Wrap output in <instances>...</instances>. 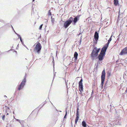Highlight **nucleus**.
Returning a JSON list of instances; mask_svg holds the SVG:
<instances>
[{"label": "nucleus", "mask_w": 127, "mask_h": 127, "mask_svg": "<svg viewBox=\"0 0 127 127\" xmlns=\"http://www.w3.org/2000/svg\"><path fill=\"white\" fill-rule=\"evenodd\" d=\"M4 97H7V96L6 95H4Z\"/></svg>", "instance_id": "obj_41"}, {"label": "nucleus", "mask_w": 127, "mask_h": 127, "mask_svg": "<svg viewBox=\"0 0 127 127\" xmlns=\"http://www.w3.org/2000/svg\"><path fill=\"white\" fill-rule=\"evenodd\" d=\"M111 41V40H108V41L107 43L105 45L107 47H108V45H109V43H110V42Z\"/></svg>", "instance_id": "obj_20"}, {"label": "nucleus", "mask_w": 127, "mask_h": 127, "mask_svg": "<svg viewBox=\"0 0 127 127\" xmlns=\"http://www.w3.org/2000/svg\"><path fill=\"white\" fill-rule=\"evenodd\" d=\"M18 45H19V44H18V45H17V47H18Z\"/></svg>", "instance_id": "obj_44"}, {"label": "nucleus", "mask_w": 127, "mask_h": 127, "mask_svg": "<svg viewBox=\"0 0 127 127\" xmlns=\"http://www.w3.org/2000/svg\"><path fill=\"white\" fill-rule=\"evenodd\" d=\"M108 47L105 45L102 48L100 53H101L105 54V53Z\"/></svg>", "instance_id": "obj_9"}, {"label": "nucleus", "mask_w": 127, "mask_h": 127, "mask_svg": "<svg viewBox=\"0 0 127 127\" xmlns=\"http://www.w3.org/2000/svg\"><path fill=\"white\" fill-rule=\"evenodd\" d=\"M111 106V105L110 106H108V108H109Z\"/></svg>", "instance_id": "obj_36"}, {"label": "nucleus", "mask_w": 127, "mask_h": 127, "mask_svg": "<svg viewBox=\"0 0 127 127\" xmlns=\"http://www.w3.org/2000/svg\"><path fill=\"white\" fill-rule=\"evenodd\" d=\"M127 93V89L125 91Z\"/></svg>", "instance_id": "obj_38"}, {"label": "nucleus", "mask_w": 127, "mask_h": 127, "mask_svg": "<svg viewBox=\"0 0 127 127\" xmlns=\"http://www.w3.org/2000/svg\"><path fill=\"white\" fill-rule=\"evenodd\" d=\"M81 40H80L78 43V44L79 45H80L81 43Z\"/></svg>", "instance_id": "obj_28"}, {"label": "nucleus", "mask_w": 127, "mask_h": 127, "mask_svg": "<svg viewBox=\"0 0 127 127\" xmlns=\"http://www.w3.org/2000/svg\"><path fill=\"white\" fill-rule=\"evenodd\" d=\"M111 75V73L108 72L107 74V76L109 77Z\"/></svg>", "instance_id": "obj_25"}, {"label": "nucleus", "mask_w": 127, "mask_h": 127, "mask_svg": "<svg viewBox=\"0 0 127 127\" xmlns=\"http://www.w3.org/2000/svg\"><path fill=\"white\" fill-rule=\"evenodd\" d=\"M73 18L72 17H70L68 20L66 21L64 24V27L65 28H67L70 24L71 23L73 20Z\"/></svg>", "instance_id": "obj_3"}, {"label": "nucleus", "mask_w": 127, "mask_h": 127, "mask_svg": "<svg viewBox=\"0 0 127 127\" xmlns=\"http://www.w3.org/2000/svg\"><path fill=\"white\" fill-rule=\"evenodd\" d=\"M113 2L114 4L116 6H117L118 4V0H114Z\"/></svg>", "instance_id": "obj_13"}, {"label": "nucleus", "mask_w": 127, "mask_h": 127, "mask_svg": "<svg viewBox=\"0 0 127 127\" xmlns=\"http://www.w3.org/2000/svg\"><path fill=\"white\" fill-rule=\"evenodd\" d=\"M5 108H6V110L7 109H10L9 108L7 107V106H5Z\"/></svg>", "instance_id": "obj_27"}, {"label": "nucleus", "mask_w": 127, "mask_h": 127, "mask_svg": "<svg viewBox=\"0 0 127 127\" xmlns=\"http://www.w3.org/2000/svg\"><path fill=\"white\" fill-rule=\"evenodd\" d=\"M18 38H19L20 39V40H21V37L20 36V35H18Z\"/></svg>", "instance_id": "obj_30"}, {"label": "nucleus", "mask_w": 127, "mask_h": 127, "mask_svg": "<svg viewBox=\"0 0 127 127\" xmlns=\"http://www.w3.org/2000/svg\"><path fill=\"white\" fill-rule=\"evenodd\" d=\"M51 21L53 23H54L55 21V19L54 18H53L52 16H51Z\"/></svg>", "instance_id": "obj_21"}, {"label": "nucleus", "mask_w": 127, "mask_h": 127, "mask_svg": "<svg viewBox=\"0 0 127 127\" xmlns=\"http://www.w3.org/2000/svg\"><path fill=\"white\" fill-rule=\"evenodd\" d=\"M106 83L105 84V85H106Z\"/></svg>", "instance_id": "obj_51"}, {"label": "nucleus", "mask_w": 127, "mask_h": 127, "mask_svg": "<svg viewBox=\"0 0 127 127\" xmlns=\"http://www.w3.org/2000/svg\"><path fill=\"white\" fill-rule=\"evenodd\" d=\"M57 51H56V54L57 53Z\"/></svg>", "instance_id": "obj_50"}, {"label": "nucleus", "mask_w": 127, "mask_h": 127, "mask_svg": "<svg viewBox=\"0 0 127 127\" xmlns=\"http://www.w3.org/2000/svg\"><path fill=\"white\" fill-rule=\"evenodd\" d=\"M23 40H20V41H21L22 43V45H23L24 44V42H23Z\"/></svg>", "instance_id": "obj_29"}, {"label": "nucleus", "mask_w": 127, "mask_h": 127, "mask_svg": "<svg viewBox=\"0 0 127 127\" xmlns=\"http://www.w3.org/2000/svg\"><path fill=\"white\" fill-rule=\"evenodd\" d=\"M60 112H61V111H59Z\"/></svg>", "instance_id": "obj_45"}, {"label": "nucleus", "mask_w": 127, "mask_h": 127, "mask_svg": "<svg viewBox=\"0 0 127 127\" xmlns=\"http://www.w3.org/2000/svg\"><path fill=\"white\" fill-rule=\"evenodd\" d=\"M51 103H52V102H51Z\"/></svg>", "instance_id": "obj_49"}, {"label": "nucleus", "mask_w": 127, "mask_h": 127, "mask_svg": "<svg viewBox=\"0 0 127 127\" xmlns=\"http://www.w3.org/2000/svg\"><path fill=\"white\" fill-rule=\"evenodd\" d=\"M78 54L76 52H75L74 54V58L75 59V61H76L77 58Z\"/></svg>", "instance_id": "obj_12"}, {"label": "nucleus", "mask_w": 127, "mask_h": 127, "mask_svg": "<svg viewBox=\"0 0 127 127\" xmlns=\"http://www.w3.org/2000/svg\"><path fill=\"white\" fill-rule=\"evenodd\" d=\"M109 40H111V36L109 38Z\"/></svg>", "instance_id": "obj_37"}, {"label": "nucleus", "mask_w": 127, "mask_h": 127, "mask_svg": "<svg viewBox=\"0 0 127 127\" xmlns=\"http://www.w3.org/2000/svg\"><path fill=\"white\" fill-rule=\"evenodd\" d=\"M5 115H4L2 117V119L3 120H4V119H5Z\"/></svg>", "instance_id": "obj_26"}, {"label": "nucleus", "mask_w": 127, "mask_h": 127, "mask_svg": "<svg viewBox=\"0 0 127 127\" xmlns=\"http://www.w3.org/2000/svg\"><path fill=\"white\" fill-rule=\"evenodd\" d=\"M13 114H14V111L13 112Z\"/></svg>", "instance_id": "obj_46"}, {"label": "nucleus", "mask_w": 127, "mask_h": 127, "mask_svg": "<svg viewBox=\"0 0 127 127\" xmlns=\"http://www.w3.org/2000/svg\"><path fill=\"white\" fill-rule=\"evenodd\" d=\"M65 84L67 86V82H66V81L65 80Z\"/></svg>", "instance_id": "obj_34"}, {"label": "nucleus", "mask_w": 127, "mask_h": 127, "mask_svg": "<svg viewBox=\"0 0 127 127\" xmlns=\"http://www.w3.org/2000/svg\"><path fill=\"white\" fill-rule=\"evenodd\" d=\"M126 54H127V46L122 50L120 55H122Z\"/></svg>", "instance_id": "obj_8"}, {"label": "nucleus", "mask_w": 127, "mask_h": 127, "mask_svg": "<svg viewBox=\"0 0 127 127\" xmlns=\"http://www.w3.org/2000/svg\"><path fill=\"white\" fill-rule=\"evenodd\" d=\"M8 114H9L8 113H7V114H6V115H8Z\"/></svg>", "instance_id": "obj_40"}, {"label": "nucleus", "mask_w": 127, "mask_h": 127, "mask_svg": "<svg viewBox=\"0 0 127 127\" xmlns=\"http://www.w3.org/2000/svg\"><path fill=\"white\" fill-rule=\"evenodd\" d=\"M34 1V0H32V1Z\"/></svg>", "instance_id": "obj_43"}, {"label": "nucleus", "mask_w": 127, "mask_h": 127, "mask_svg": "<svg viewBox=\"0 0 127 127\" xmlns=\"http://www.w3.org/2000/svg\"><path fill=\"white\" fill-rule=\"evenodd\" d=\"M51 103H52V102H51Z\"/></svg>", "instance_id": "obj_47"}, {"label": "nucleus", "mask_w": 127, "mask_h": 127, "mask_svg": "<svg viewBox=\"0 0 127 127\" xmlns=\"http://www.w3.org/2000/svg\"><path fill=\"white\" fill-rule=\"evenodd\" d=\"M14 118L15 119H16V118H15V117H14Z\"/></svg>", "instance_id": "obj_42"}, {"label": "nucleus", "mask_w": 127, "mask_h": 127, "mask_svg": "<svg viewBox=\"0 0 127 127\" xmlns=\"http://www.w3.org/2000/svg\"><path fill=\"white\" fill-rule=\"evenodd\" d=\"M26 74L24 76V79L22 80L20 84L18 86L17 89L19 91H20L23 89L25 85L26 82Z\"/></svg>", "instance_id": "obj_4"}, {"label": "nucleus", "mask_w": 127, "mask_h": 127, "mask_svg": "<svg viewBox=\"0 0 127 127\" xmlns=\"http://www.w3.org/2000/svg\"><path fill=\"white\" fill-rule=\"evenodd\" d=\"M82 126L84 127H86L87 124L84 121H83L82 122Z\"/></svg>", "instance_id": "obj_14"}, {"label": "nucleus", "mask_w": 127, "mask_h": 127, "mask_svg": "<svg viewBox=\"0 0 127 127\" xmlns=\"http://www.w3.org/2000/svg\"><path fill=\"white\" fill-rule=\"evenodd\" d=\"M105 71L104 69L102 72L101 75V88H103V86L104 84V82L105 79Z\"/></svg>", "instance_id": "obj_5"}, {"label": "nucleus", "mask_w": 127, "mask_h": 127, "mask_svg": "<svg viewBox=\"0 0 127 127\" xmlns=\"http://www.w3.org/2000/svg\"><path fill=\"white\" fill-rule=\"evenodd\" d=\"M46 101L43 102L42 103V104H43L42 105V104H40L39 106V107H40V108H41L42 107H43L44 106V105H45V104L46 103Z\"/></svg>", "instance_id": "obj_17"}, {"label": "nucleus", "mask_w": 127, "mask_h": 127, "mask_svg": "<svg viewBox=\"0 0 127 127\" xmlns=\"http://www.w3.org/2000/svg\"><path fill=\"white\" fill-rule=\"evenodd\" d=\"M79 111H76V117L75 120V124H77L79 118Z\"/></svg>", "instance_id": "obj_10"}, {"label": "nucleus", "mask_w": 127, "mask_h": 127, "mask_svg": "<svg viewBox=\"0 0 127 127\" xmlns=\"http://www.w3.org/2000/svg\"><path fill=\"white\" fill-rule=\"evenodd\" d=\"M41 48L42 46L40 44L39 42H38L34 48V51L39 54L40 52Z\"/></svg>", "instance_id": "obj_2"}, {"label": "nucleus", "mask_w": 127, "mask_h": 127, "mask_svg": "<svg viewBox=\"0 0 127 127\" xmlns=\"http://www.w3.org/2000/svg\"><path fill=\"white\" fill-rule=\"evenodd\" d=\"M25 122L24 121L21 120L20 122V123L21 125H24V123Z\"/></svg>", "instance_id": "obj_18"}, {"label": "nucleus", "mask_w": 127, "mask_h": 127, "mask_svg": "<svg viewBox=\"0 0 127 127\" xmlns=\"http://www.w3.org/2000/svg\"><path fill=\"white\" fill-rule=\"evenodd\" d=\"M100 50V48H97L96 47H94L91 55L92 60H94L95 57L98 56V53Z\"/></svg>", "instance_id": "obj_1"}, {"label": "nucleus", "mask_w": 127, "mask_h": 127, "mask_svg": "<svg viewBox=\"0 0 127 127\" xmlns=\"http://www.w3.org/2000/svg\"><path fill=\"white\" fill-rule=\"evenodd\" d=\"M78 20V18L76 17L74 18V20H73V22H74V24L76 23Z\"/></svg>", "instance_id": "obj_15"}, {"label": "nucleus", "mask_w": 127, "mask_h": 127, "mask_svg": "<svg viewBox=\"0 0 127 127\" xmlns=\"http://www.w3.org/2000/svg\"><path fill=\"white\" fill-rule=\"evenodd\" d=\"M110 111H111V108H110Z\"/></svg>", "instance_id": "obj_39"}, {"label": "nucleus", "mask_w": 127, "mask_h": 127, "mask_svg": "<svg viewBox=\"0 0 127 127\" xmlns=\"http://www.w3.org/2000/svg\"><path fill=\"white\" fill-rule=\"evenodd\" d=\"M94 43L93 45V46H95V45L97 43V40H93Z\"/></svg>", "instance_id": "obj_19"}, {"label": "nucleus", "mask_w": 127, "mask_h": 127, "mask_svg": "<svg viewBox=\"0 0 127 127\" xmlns=\"http://www.w3.org/2000/svg\"><path fill=\"white\" fill-rule=\"evenodd\" d=\"M43 25V24H41L40 26V27L39 28V29L40 30H41V29H42V26Z\"/></svg>", "instance_id": "obj_24"}, {"label": "nucleus", "mask_w": 127, "mask_h": 127, "mask_svg": "<svg viewBox=\"0 0 127 127\" xmlns=\"http://www.w3.org/2000/svg\"><path fill=\"white\" fill-rule=\"evenodd\" d=\"M51 103H52V102H51Z\"/></svg>", "instance_id": "obj_48"}, {"label": "nucleus", "mask_w": 127, "mask_h": 127, "mask_svg": "<svg viewBox=\"0 0 127 127\" xmlns=\"http://www.w3.org/2000/svg\"><path fill=\"white\" fill-rule=\"evenodd\" d=\"M94 36L95 40H98L99 37L98 34L97 32H95Z\"/></svg>", "instance_id": "obj_11"}, {"label": "nucleus", "mask_w": 127, "mask_h": 127, "mask_svg": "<svg viewBox=\"0 0 127 127\" xmlns=\"http://www.w3.org/2000/svg\"><path fill=\"white\" fill-rule=\"evenodd\" d=\"M116 124L117 123V124L118 125H120L121 124V121L119 119H118V120H117L116 122Z\"/></svg>", "instance_id": "obj_16"}, {"label": "nucleus", "mask_w": 127, "mask_h": 127, "mask_svg": "<svg viewBox=\"0 0 127 127\" xmlns=\"http://www.w3.org/2000/svg\"><path fill=\"white\" fill-rule=\"evenodd\" d=\"M23 46H25V47L28 49L27 48V47H26V46L25 44H24Z\"/></svg>", "instance_id": "obj_33"}, {"label": "nucleus", "mask_w": 127, "mask_h": 127, "mask_svg": "<svg viewBox=\"0 0 127 127\" xmlns=\"http://www.w3.org/2000/svg\"><path fill=\"white\" fill-rule=\"evenodd\" d=\"M16 120L17 121L19 122V123H20V121L21 120H19V119H16Z\"/></svg>", "instance_id": "obj_31"}, {"label": "nucleus", "mask_w": 127, "mask_h": 127, "mask_svg": "<svg viewBox=\"0 0 127 127\" xmlns=\"http://www.w3.org/2000/svg\"><path fill=\"white\" fill-rule=\"evenodd\" d=\"M48 15L51 16L52 15V13L51 12V10H50L48 11Z\"/></svg>", "instance_id": "obj_22"}, {"label": "nucleus", "mask_w": 127, "mask_h": 127, "mask_svg": "<svg viewBox=\"0 0 127 127\" xmlns=\"http://www.w3.org/2000/svg\"><path fill=\"white\" fill-rule=\"evenodd\" d=\"M21 127H25L24 125H21Z\"/></svg>", "instance_id": "obj_35"}, {"label": "nucleus", "mask_w": 127, "mask_h": 127, "mask_svg": "<svg viewBox=\"0 0 127 127\" xmlns=\"http://www.w3.org/2000/svg\"><path fill=\"white\" fill-rule=\"evenodd\" d=\"M65 112H66L65 115L64 117V118H65L66 117V116L67 115V109H66L65 110Z\"/></svg>", "instance_id": "obj_23"}, {"label": "nucleus", "mask_w": 127, "mask_h": 127, "mask_svg": "<svg viewBox=\"0 0 127 127\" xmlns=\"http://www.w3.org/2000/svg\"><path fill=\"white\" fill-rule=\"evenodd\" d=\"M105 55V54L101 53H100L97 57L99 60V61H102L104 59Z\"/></svg>", "instance_id": "obj_7"}, {"label": "nucleus", "mask_w": 127, "mask_h": 127, "mask_svg": "<svg viewBox=\"0 0 127 127\" xmlns=\"http://www.w3.org/2000/svg\"><path fill=\"white\" fill-rule=\"evenodd\" d=\"M79 109L78 108V107L77 109V110H76V111H79Z\"/></svg>", "instance_id": "obj_32"}, {"label": "nucleus", "mask_w": 127, "mask_h": 127, "mask_svg": "<svg viewBox=\"0 0 127 127\" xmlns=\"http://www.w3.org/2000/svg\"><path fill=\"white\" fill-rule=\"evenodd\" d=\"M83 80L81 79L79 83V90L81 92V95H82L81 92L83 91V87L82 83Z\"/></svg>", "instance_id": "obj_6"}]
</instances>
